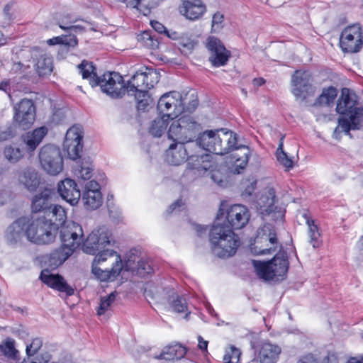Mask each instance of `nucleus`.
Listing matches in <instances>:
<instances>
[{
    "label": "nucleus",
    "instance_id": "58836bf2",
    "mask_svg": "<svg viewBox=\"0 0 363 363\" xmlns=\"http://www.w3.org/2000/svg\"><path fill=\"white\" fill-rule=\"evenodd\" d=\"M222 133L223 135L221 138H223V140L226 143L225 144H223V148L226 149L223 152V155H225L234 150H246V148H248L245 145H238V135L233 131L226 130L225 129H224L223 132Z\"/></svg>",
    "mask_w": 363,
    "mask_h": 363
},
{
    "label": "nucleus",
    "instance_id": "3c124183",
    "mask_svg": "<svg viewBox=\"0 0 363 363\" xmlns=\"http://www.w3.org/2000/svg\"><path fill=\"white\" fill-rule=\"evenodd\" d=\"M6 159L11 163L17 162L22 157L23 152L19 147L7 146L4 151Z\"/></svg>",
    "mask_w": 363,
    "mask_h": 363
},
{
    "label": "nucleus",
    "instance_id": "09e8293b",
    "mask_svg": "<svg viewBox=\"0 0 363 363\" xmlns=\"http://www.w3.org/2000/svg\"><path fill=\"white\" fill-rule=\"evenodd\" d=\"M284 138V135L281 136L280 138L279 146L277 150V158L280 164L289 169L293 167V161L288 157L287 154L283 150Z\"/></svg>",
    "mask_w": 363,
    "mask_h": 363
},
{
    "label": "nucleus",
    "instance_id": "4d7b16f0",
    "mask_svg": "<svg viewBox=\"0 0 363 363\" xmlns=\"http://www.w3.org/2000/svg\"><path fill=\"white\" fill-rule=\"evenodd\" d=\"M43 345V340L40 337L33 339L30 345L26 346V353L30 357L37 354Z\"/></svg>",
    "mask_w": 363,
    "mask_h": 363
},
{
    "label": "nucleus",
    "instance_id": "a211bd4d",
    "mask_svg": "<svg viewBox=\"0 0 363 363\" xmlns=\"http://www.w3.org/2000/svg\"><path fill=\"white\" fill-rule=\"evenodd\" d=\"M62 247L72 250L73 252L82 243L83 230L80 225L70 222L63 225L60 228Z\"/></svg>",
    "mask_w": 363,
    "mask_h": 363
},
{
    "label": "nucleus",
    "instance_id": "0eeeda50",
    "mask_svg": "<svg viewBox=\"0 0 363 363\" xmlns=\"http://www.w3.org/2000/svg\"><path fill=\"white\" fill-rule=\"evenodd\" d=\"M26 238L36 245H48L52 242L57 235L56 225L46 220L45 217H39L33 220L27 218Z\"/></svg>",
    "mask_w": 363,
    "mask_h": 363
},
{
    "label": "nucleus",
    "instance_id": "aec40b11",
    "mask_svg": "<svg viewBox=\"0 0 363 363\" xmlns=\"http://www.w3.org/2000/svg\"><path fill=\"white\" fill-rule=\"evenodd\" d=\"M196 144H186L182 142H173L166 152V160L172 165H179L186 162Z\"/></svg>",
    "mask_w": 363,
    "mask_h": 363
},
{
    "label": "nucleus",
    "instance_id": "338daca9",
    "mask_svg": "<svg viewBox=\"0 0 363 363\" xmlns=\"http://www.w3.org/2000/svg\"><path fill=\"white\" fill-rule=\"evenodd\" d=\"M13 136L14 132L11 126L8 127L5 130L0 129V142L8 140Z\"/></svg>",
    "mask_w": 363,
    "mask_h": 363
},
{
    "label": "nucleus",
    "instance_id": "774afa93",
    "mask_svg": "<svg viewBox=\"0 0 363 363\" xmlns=\"http://www.w3.org/2000/svg\"><path fill=\"white\" fill-rule=\"evenodd\" d=\"M151 25L153 29L158 33H165L167 32V30L164 26L157 21H152Z\"/></svg>",
    "mask_w": 363,
    "mask_h": 363
},
{
    "label": "nucleus",
    "instance_id": "bb28decb",
    "mask_svg": "<svg viewBox=\"0 0 363 363\" xmlns=\"http://www.w3.org/2000/svg\"><path fill=\"white\" fill-rule=\"evenodd\" d=\"M179 9L182 15L191 21L200 18L206 11L201 0H184Z\"/></svg>",
    "mask_w": 363,
    "mask_h": 363
},
{
    "label": "nucleus",
    "instance_id": "dca6fc26",
    "mask_svg": "<svg viewBox=\"0 0 363 363\" xmlns=\"http://www.w3.org/2000/svg\"><path fill=\"white\" fill-rule=\"evenodd\" d=\"M196 149L192 150V153L187 159V167L184 172L185 176L194 174L195 177H201L208 174L213 167L211 157L207 154L201 155H196Z\"/></svg>",
    "mask_w": 363,
    "mask_h": 363
},
{
    "label": "nucleus",
    "instance_id": "a18cd8bd",
    "mask_svg": "<svg viewBox=\"0 0 363 363\" xmlns=\"http://www.w3.org/2000/svg\"><path fill=\"white\" fill-rule=\"evenodd\" d=\"M303 217L305 218L309 228L308 233L310 237V243L314 248L318 247L320 244V234L319 233L318 228L315 225L314 220L311 219L307 213H304Z\"/></svg>",
    "mask_w": 363,
    "mask_h": 363
},
{
    "label": "nucleus",
    "instance_id": "69168bd1",
    "mask_svg": "<svg viewBox=\"0 0 363 363\" xmlns=\"http://www.w3.org/2000/svg\"><path fill=\"white\" fill-rule=\"evenodd\" d=\"M184 203L182 201V199H177L175 202L172 203L168 208L167 209V213L171 214L174 212L177 213L182 210V208Z\"/></svg>",
    "mask_w": 363,
    "mask_h": 363
},
{
    "label": "nucleus",
    "instance_id": "ddd939ff",
    "mask_svg": "<svg viewBox=\"0 0 363 363\" xmlns=\"http://www.w3.org/2000/svg\"><path fill=\"white\" fill-rule=\"evenodd\" d=\"M224 129H218L215 130H206L200 133L195 143L197 149L202 148L209 152L223 155V152L226 150L223 148V138L219 135L220 132H223Z\"/></svg>",
    "mask_w": 363,
    "mask_h": 363
},
{
    "label": "nucleus",
    "instance_id": "7ed1b4c3",
    "mask_svg": "<svg viewBox=\"0 0 363 363\" xmlns=\"http://www.w3.org/2000/svg\"><path fill=\"white\" fill-rule=\"evenodd\" d=\"M187 95L188 94L183 96L175 91L164 94L157 102V108L160 116L174 120L185 109L188 111H194L198 106V101L193 99L186 106Z\"/></svg>",
    "mask_w": 363,
    "mask_h": 363
},
{
    "label": "nucleus",
    "instance_id": "2f4dec72",
    "mask_svg": "<svg viewBox=\"0 0 363 363\" xmlns=\"http://www.w3.org/2000/svg\"><path fill=\"white\" fill-rule=\"evenodd\" d=\"M186 354V348L181 344L175 343L174 345L164 347L160 354L155 357V358L168 361H174L181 359Z\"/></svg>",
    "mask_w": 363,
    "mask_h": 363
},
{
    "label": "nucleus",
    "instance_id": "4468645a",
    "mask_svg": "<svg viewBox=\"0 0 363 363\" xmlns=\"http://www.w3.org/2000/svg\"><path fill=\"white\" fill-rule=\"evenodd\" d=\"M13 120L23 130L30 128L35 119V108L32 100L23 99L14 106Z\"/></svg>",
    "mask_w": 363,
    "mask_h": 363
},
{
    "label": "nucleus",
    "instance_id": "f3484780",
    "mask_svg": "<svg viewBox=\"0 0 363 363\" xmlns=\"http://www.w3.org/2000/svg\"><path fill=\"white\" fill-rule=\"evenodd\" d=\"M63 146L69 159L76 160L80 158L83 149V132L80 127L74 125L68 129Z\"/></svg>",
    "mask_w": 363,
    "mask_h": 363
},
{
    "label": "nucleus",
    "instance_id": "4be33fe9",
    "mask_svg": "<svg viewBox=\"0 0 363 363\" xmlns=\"http://www.w3.org/2000/svg\"><path fill=\"white\" fill-rule=\"evenodd\" d=\"M26 217H21L9 225L4 233L6 243L12 247L21 245L26 237Z\"/></svg>",
    "mask_w": 363,
    "mask_h": 363
},
{
    "label": "nucleus",
    "instance_id": "de8ad7c7",
    "mask_svg": "<svg viewBox=\"0 0 363 363\" xmlns=\"http://www.w3.org/2000/svg\"><path fill=\"white\" fill-rule=\"evenodd\" d=\"M143 69V75L144 76L145 86L146 91L154 87L155 84L159 82L160 74L152 68L144 67Z\"/></svg>",
    "mask_w": 363,
    "mask_h": 363
},
{
    "label": "nucleus",
    "instance_id": "c03bdc74",
    "mask_svg": "<svg viewBox=\"0 0 363 363\" xmlns=\"http://www.w3.org/2000/svg\"><path fill=\"white\" fill-rule=\"evenodd\" d=\"M168 303L172 309L177 313H184L187 310L185 298L178 295L174 291H172L168 296Z\"/></svg>",
    "mask_w": 363,
    "mask_h": 363
},
{
    "label": "nucleus",
    "instance_id": "c9c22d12",
    "mask_svg": "<svg viewBox=\"0 0 363 363\" xmlns=\"http://www.w3.org/2000/svg\"><path fill=\"white\" fill-rule=\"evenodd\" d=\"M50 213L46 214V220L50 221L52 224L56 225V233L60 228L62 226L67 218L66 212L60 206L53 205L49 211Z\"/></svg>",
    "mask_w": 363,
    "mask_h": 363
},
{
    "label": "nucleus",
    "instance_id": "6e6552de",
    "mask_svg": "<svg viewBox=\"0 0 363 363\" xmlns=\"http://www.w3.org/2000/svg\"><path fill=\"white\" fill-rule=\"evenodd\" d=\"M111 235V233L105 227L94 230L83 242V252L93 255H101L105 252L116 255V252L108 248L113 242Z\"/></svg>",
    "mask_w": 363,
    "mask_h": 363
},
{
    "label": "nucleus",
    "instance_id": "680f3d73",
    "mask_svg": "<svg viewBox=\"0 0 363 363\" xmlns=\"http://www.w3.org/2000/svg\"><path fill=\"white\" fill-rule=\"evenodd\" d=\"M142 37L143 40H149L150 43H146L147 45H150L152 47V48H157L159 42L157 40L155 39V35H151V33L148 31H145L142 34Z\"/></svg>",
    "mask_w": 363,
    "mask_h": 363
},
{
    "label": "nucleus",
    "instance_id": "5701e85b",
    "mask_svg": "<svg viewBox=\"0 0 363 363\" xmlns=\"http://www.w3.org/2000/svg\"><path fill=\"white\" fill-rule=\"evenodd\" d=\"M250 214L247 208L241 204L231 206L226 211V219L232 229H241L250 220Z\"/></svg>",
    "mask_w": 363,
    "mask_h": 363
},
{
    "label": "nucleus",
    "instance_id": "603ef678",
    "mask_svg": "<svg viewBox=\"0 0 363 363\" xmlns=\"http://www.w3.org/2000/svg\"><path fill=\"white\" fill-rule=\"evenodd\" d=\"M131 96H135V99L137 101V108L140 111H144L145 108L152 102L148 91L138 92Z\"/></svg>",
    "mask_w": 363,
    "mask_h": 363
},
{
    "label": "nucleus",
    "instance_id": "72a5a7b5",
    "mask_svg": "<svg viewBox=\"0 0 363 363\" xmlns=\"http://www.w3.org/2000/svg\"><path fill=\"white\" fill-rule=\"evenodd\" d=\"M77 67L79 72L82 74L83 79H88L89 84L92 87L98 86L99 83V77L97 76L96 67L94 66L93 62L84 60L77 66Z\"/></svg>",
    "mask_w": 363,
    "mask_h": 363
},
{
    "label": "nucleus",
    "instance_id": "39448f33",
    "mask_svg": "<svg viewBox=\"0 0 363 363\" xmlns=\"http://www.w3.org/2000/svg\"><path fill=\"white\" fill-rule=\"evenodd\" d=\"M257 275L266 281H279L285 279L289 266L286 251L279 250L272 259L267 262L254 261Z\"/></svg>",
    "mask_w": 363,
    "mask_h": 363
},
{
    "label": "nucleus",
    "instance_id": "412c9836",
    "mask_svg": "<svg viewBox=\"0 0 363 363\" xmlns=\"http://www.w3.org/2000/svg\"><path fill=\"white\" fill-rule=\"evenodd\" d=\"M206 47L211 52L209 61L213 67H218L227 64L231 54L218 38L214 36L208 37Z\"/></svg>",
    "mask_w": 363,
    "mask_h": 363
},
{
    "label": "nucleus",
    "instance_id": "423d86ee",
    "mask_svg": "<svg viewBox=\"0 0 363 363\" xmlns=\"http://www.w3.org/2000/svg\"><path fill=\"white\" fill-rule=\"evenodd\" d=\"M123 269L121 257L112 252L96 255L94 259L91 272L101 281H113Z\"/></svg>",
    "mask_w": 363,
    "mask_h": 363
},
{
    "label": "nucleus",
    "instance_id": "4c0bfd02",
    "mask_svg": "<svg viewBox=\"0 0 363 363\" xmlns=\"http://www.w3.org/2000/svg\"><path fill=\"white\" fill-rule=\"evenodd\" d=\"M35 67L39 76L49 74L53 69L52 59L48 54H40L35 60Z\"/></svg>",
    "mask_w": 363,
    "mask_h": 363
},
{
    "label": "nucleus",
    "instance_id": "e2e57ef3",
    "mask_svg": "<svg viewBox=\"0 0 363 363\" xmlns=\"http://www.w3.org/2000/svg\"><path fill=\"white\" fill-rule=\"evenodd\" d=\"M66 118L65 111L62 108H58L55 111L52 116V122L55 123H60Z\"/></svg>",
    "mask_w": 363,
    "mask_h": 363
},
{
    "label": "nucleus",
    "instance_id": "6ab92c4d",
    "mask_svg": "<svg viewBox=\"0 0 363 363\" xmlns=\"http://www.w3.org/2000/svg\"><path fill=\"white\" fill-rule=\"evenodd\" d=\"M55 191L50 187H45L35 194L31 199V212L33 213H43L42 217L46 218L50 208L54 205Z\"/></svg>",
    "mask_w": 363,
    "mask_h": 363
},
{
    "label": "nucleus",
    "instance_id": "cd10ccee",
    "mask_svg": "<svg viewBox=\"0 0 363 363\" xmlns=\"http://www.w3.org/2000/svg\"><path fill=\"white\" fill-rule=\"evenodd\" d=\"M257 350V359L260 363H276L281 352L279 345L269 341L259 344Z\"/></svg>",
    "mask_w": 363,
    "mask_h": 363
},
{
    "label": "nucleus",
    "instance_id": "bf43d9fd",
    "mask_svg": "<svg viewBox=\"0 0 363 363\" xmlns=\"http://www.w3.org/2000/svg\"><path fill=\"white\" fill-rule=\"evenodd\" d=\"M223 15L220 12H216L212 18V30L214 31L219 30L223 28L222 23L223 21Z\"/></svg>",
    "mask_w": 363,
    "mask_h": 363
},
{
    "label": "nucleus",
    "instance_id": "5fc2aeb1",
    "mask_svg": "<svg viewBox=\"0 0 363 363\" xmlns=\"http://www.w3.org/2000/svg\"><path fill=\"white\" fill-rule=\"evenodd\" d=\"M63 38L62 43V50L68 52L70 48H74L78 45V40L74 33L67 32L66 35H62Z\"/></svg>",
    "mask_w": 363,
    "mask_h": 363
},
{
    "label": "nucleus",
    "instance_id": "1a4fd4ad",
    "mask_svg": "<svg viewBox=\"0 0 363 363\" xmlns=\"http://www.w3.org/2000/svg\"><path fill=\"white\" fill-rule=\"evenodd\" d=\"M42 167L48 174L56 175L63 169V160L60 149L54 145L43 146L39 152Z\"/></svg>",
    "mask_w": 363,
    "mask_h": 363
},
{
    "label": "nucleus",
    "instance_id": "8fccbe9b",
    "mask_svg": "<svg viewBox=\"0 0 363 363\" xmlns=\"http://www.w3.org/2000/svg\"><path fill=\"white\" fill-rule=\"evenodd\" d=\"M118 295L116 291L111 292L108 296L101 297L100 304L97 310V314L101 315L104 314L115 301Z\"/></svg>",
    "mask_w": 363,
    "mask_h": 363
},
{
    "label": "nucleus",
    "instance_id": "393cba45",
    "mask_svg": "<svg viewBox=\"0 0 363 363\" xmlns=\"http://www.w3.org/2000/svg\"><path fill=\"white\" fill-rule=\"evenodd\" d=\"M57 191L62 199L72 206L77 204L81 197V192L77 183L74 180L68 178L58 183Z\"/></svg>",
    "mask_w": 363,
    "mask_h": 363
},
{
    "label": "nucleus",
    "instance_id": "6e6d98bb",
    "mask_svg": "<svg viewBox=\"0 0 363 363\" xmlns=\"http://www.w3.org/2000/svg\"><path fill=\"white\" fill-rule=\"evenodd\" d=\"M249 156L250 150L249 148H246L243 155L238 157L235 162V168L233 169V172L235 174H240V172L245 168L247 164L248 163Z\"/></svg>",
    "mask_w": 363,
    "mask_h": 363
},
{
    "label": "nucleus",
    "instance_id": "20e7f679",
    "mask_svg": "<svg viewBox=\"0 0 363 363\" xmlns=\"http://www.w3.org/2000/svg\"><path fill=\"white\" fill-rule=\"evenodd\" d=\"M202 130L201 125L192 116L185 115L177 120H172L167 135L173 142L186 144L194 143Z\"/></svg>",
    "mask_w": 363,
    "mask_h": 363
},
{
    "label": "nucleus",
    "instance_id": "f704fd0d",
    "mask_svg": "<svg viewBox=\"0 0 363 363\" xmlns=\"http://www.w3.org/2000/svg\"><path fill=\"white\" fill-rule=\"evenodd\" d=\"M144 79L143 69H140L125 84V92L128 95H132L138 92L146 91Z\"/></svg>",
    "mask_w": 363,
    "mask_h": 363
},
{
    "label": "nucleus",
    "instance_id": "c756f323",
    "mask_svg": "<svg viewBox=\"0 0 363 363\" xmlns=\"http://www.w3.org/2000/svg\"><path fill=\"white\" fill-rule=\"evenodd\" d=\"M18 180L30 192L36 191L40 184V176L32 168H27L21 171L18 174Z\"/></svg>",
    "mask_w": 363,
    "mask_h": 363
},
{
    "label": "nucleus",
    "instance_id": "a878e982",
    "mask_svg": "<svg viewBox=\"0 0 363 363\" xmlns=\"http://www.w3.org/2000/svg\"><path fill=\"white\" fill-rule=\"evenodd\" d=\"M72 253V250L61 246L50 253L43 255L41 262L50 269H55L62 265Z\"/></svg>",
    "mask_w": 363,
    "mask_h": 363
},
{
    "label": "nucleus",
    "instance_id": "2eb2a0df",
    "mask_svg": "<svg viewBox=\"0 0 363 363\" xmlns=\"http://www.w3.org/2000/svg\"><path fill=\"white\" fill-rule=\"evenodd\" d=\"M103 92L106 93L111 97L121 98L125 93V84L121 75L116 72H108L99 77V83Z\"/></svg>",
    "mask_w": 363,
    "mask_h": 363
},
{
    "label": "nucleus",
    "instance_id": "e433bc0d",
    "mask_svg": "<svg viewBox=\"0 0 363 363\" xmlns=\"http://www.w3.org/2000/svg\"><path fill=\"white\" fill-rule=\"evenodd\" d=\"M82 200L87 209H96L102 204L101 191H84Z\"/></svg>",
    "mask_w": 363,
    "mask_h": 363
},
{
    "label": "nucleus",
    "instance_id": "052dcab7",
    "mask_svg": "<svg viewBox=\"0 0 363 363\" xmlns=\"http://www.w3.org/2000/svg\"><path fill=\"white\" fill-rule=\"evenodd\" d=\"M50 354L48 352L41 354L40 355L37 354L33 359L24 360L21 363H47L50 359Z\"/></svg>",
    "mask_w": 363,
    "mask_h": 363
},
{
    "label": "nucleus",
    "instance_id": "c85d7f7f",
    "mask_svg": "<svg viewBox=\"0 0 363 363\" xmlns=\"http://www.w3.org/2000/svg\"><path fill=\"white\" fill-rule=\"evenodd\" d=\"M123 269L140 277H145L153 273V268L150 260L140 259L135 263V257L133 255H130L127 260L125 261Z\"/></svg>",
    "mask_w": 363,
    "mask_h": 363
},
{
    "label": "nucleus",
    "instance_id": "864d4df0",
    "mask_svg": "<svg viewBox=\"0 0 363 363\" xmlns=\"http://www.w3.org/2000/svg\"><path fill=\"white\" fill-rule=\"evenodd\" d=\"M241 355L240 350L235 346H230L225 351L223 357L225 363H238Z\"/></svg>",
    "mask_w": 363,
    "mask_h": 363
},
{
    "label": "nucleus",
    "instance_id": "0e129e2a",
    "mask_svg": "<svg viewBox=\"0 0 363 363\" xmlns=\"http://www.w3.org/2000/svg\"><path fill=\"white\" fill-rule=\"evenodd\" d=\"M75 22L69 15L65 16L62 18L58 21V25L60 28L67 32V29L64 27H71V26Z\"/></svg>",
    "mask_w": 363,
    "mask_h": 363
},
{
    "label": "nucleus",
    "instance_id": "13d9d810",
    "mask_svg": "<svg viewBox=\"0 0 363 363\" xmlns=\"http://www.w3.org/2000/svg\"><path fill=\"white\" fill-rule=\"evenodd\" d=\"M178 41V45L180 48L186 49L189 51L192 50L196 45V42L186 35H181Z\"/></svg>",
    "mask_w": 363,
    "mask_h": 363
},
{
    "label": "nucleus",
    "instance_id": "9b49d317",
    "mask_svg": "<svg viewBox=\"0 0 363 363\" xmlns=\"http://www.w3.org/2000/svg\"><path fill=\"white\" fill-rule=\"evenodd\" d=\"M313 78L308 71L296 70L291 77V91L294 96L302 101L313 96L315 87L312 84Z\"/></svg>",
    "mask_w": 363,
    "mask_h": 363
},
{
    "label": "nucleus",
    "instance_id": "37998d69",
    "mask_svg": "<svg viewBox=\"0 0 363 363\" xmlns=\"http://www.w3.org/2000/svg\"><path fill=\"white\" fill-rule=\"evenodd\" d=\"M18 351L15 347V341L7 338L0 344V355L5 358L16 360L18 357Z\"/></svg>",
    "mask_w": 363,
    "mask_h": 363
},
{
    "label": "nucleus",
    "instance_id": "a19ab883",
    "mask_svg": "<svg viewBox=\"0 0 363 363\" xmlns=\"http://www.w3.org/2000/svg\"><path fill=\"white\" fill-rule=\"evenodd\" d=\"M337 95V90L333 86L323 89L322 94L316 99L313 106H330Z\"/></svg>",
    "mask_w": 363,
    "mask_h": 363
},
{
    "label": "nucleus",
    "instance_id": "7c9ffc66",
    "mask_svg": "<svg viewBox=\"0 0 363 363\" xmlns=\"http://www.w3.org/2000/svg\"><path fill=\"white\" fill-rule=\"evenodd\" d=\"M47 133L48 128L45 126L35 128L33 131L27 133L23 137L26 149L30 152L35 150Z\"/></svg>",
    "mask_w": 363,
    "mask_h": 363
},
{
    "label": "nucleus",
    "instance_id": "f03ea898",
    "mask_svg": "<svg viewBox=\"0 0 363 363\" xmlns=\"http://www.w3.org/2000/svg\"><path fill=\"white\" fill-rule=\"evenodd\" d=\"M357 96L347 88H343L338 99L336 111L343 116L338 118L342 130L350 135V130H359L363 126V108L356 107Z\"/></svg>",
    "mask_w": 363,
    "mask_h": 363
},
{
    "label": "nucleus",
    "instance_id": "f8f14e48",
    "mask_svg": "<svg viewBox=\"0 0 363 363\" xmlns=\"http://www.w3.org/2000/svg\"><path fill=\"white\" fill-rule=\"evenodd\" d=\"M267 242L272 245L277 242V233L274 227L269 223H266L258 229L255 243L254 245H251L250 247L252 253L255 255H262L270 254L271 251H274L276 247H268L267 244L266 247H263L262 244Z\"/></svg>",
    "mask_w": 363,
    "mask_h": 363
},
{
    "label": "nucleus",
    "instance_id": "49530a36",
    "mask_svg": "<svg viewBox=\"0 0 363 363\" xmlns=\"http://www.w3.org/2000/svg\"><path fill=\"white\" fill-rule=\"evenodd\" d=\"M170 119L160 116L155 119L150 128V133L154 137H160L166 130Z\"/></svg>",
    "mask_w": 363,
    "mask_h": 363
},
{
    "label": "nucleus",
    "instance_id": "473e14b6",
    "mask_svg": "<svg viewBox=\"0 0 363 363\" xmlns=\"http://www.w3.org/2000/svg\"><path fill=\"white\" fill-rule=\"evenodd\" d=\"M275 191L274 189H269L264 194H262L257 200L261 213L270 215L274 213L277 207L274 206Z\"/></svg>",
    "mask_w": 363,
    "mask_h": 363
},
{
    "label": "nucleus",
    "instance_id": "79ce46f5",
    "mask_svg": "<svg viewBox=\"0 0 363 363\" xmlns=\"http://www.w3.org/2000/svg\"><path fill=\"white\" fill-rule=\"evenodd\" d=\"M93 166L89 160L83 159L77 162L74 167V174L83 180L89 179L92 177Z\"/></svg>",
    "mask_w": 363,
    "mask_h": 363
},
{
    "label": "nucleus",
    "instance_id": "b1692460",
    "mask_svg": "<svg viewBox=\"0 0 363 363\" xmlns=\"http://www.w3.org/2000/svg\"><path fill=\"white\" fill-rule=\"evenodd\" d=\"M40 279L48 286L60 293H65L67 296H70L74 293V289L67 284L62 276L50 274L48 269L42 270Z\"/></svg>",
    "mask_w": 363,
    "mask_h": 363
},
{
    "label": "nucleus",
    "instance_id": "ea45409f",
    "mask_svg": "<svg viewBox=\"0 0 363 363\" xmlns=\"http://www.w3.org/2000/svg\"><path fill=\"white\" fill-rule=\"evenodd\" d=\"M118 1L125 3L128 7L137 9L145 16L150 14L151 9L155 6L153 0H118Z\"/></svg>",
    "mask_w": 363,
    "mask_h": 363
},
{
    "label": "nucleus",
    "instance_id": "f257e3e1",
    "mask_svg": "<svg viewBox=\"0 0 363 363\" xmlns=\"http://www.w3.org/2000/svg\"><path fill=\"white\" fill-rule=\"evenodd\" d=\"M223 212L220 208L209 233V241L213 253L220 258L234 255L240 245L239 237L223 220Z\"/></svg>",
    "mask_w": 363,
    "mask_h": 363
},
{
    "label": "nucleus",
    "instance_id": "9d476101",
    "mask_svg": "<svg viewBox=\"0 0 363 363\" xmlns=\"http://www.w3.org/2000/svg\"><path fill=\"white\" fill-rule=\"evenodd\" d=\"M340 45L342 51L356 53L363 45V31L359 23L346 27L341 33Z\"/></svg>",
    "mask_w": 363,
    "mask_h": 363
}]
</instances>
